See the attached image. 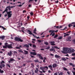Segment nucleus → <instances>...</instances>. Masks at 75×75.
<instances>
[{"label":"nucleus","instance_id":"1","mask_svg":"<svg viewBox=\"0 0 75 75\" xmlns=\"http://www.w3.org/2000/svg\"><path fill=\"white\" fill-rule=\"evenodd\" d=\"M30 54L31 55H37L38 57H39V58L40 59L42 60L43 59V57L41 56V54H37V53L35 52H30Z\"/></svg>","mask_w":75,"mask_h":75},{"label":"nucleus","instance_id":"2","mask_svg":"<svg viewBox=\"0 0 75 75\" xmlns=\"http://www.w3.org/2000/svg\"><path fill=\"white\" fill-rule=\"evenodd\" d=\"M71 49L68 48H63V51H62V53L66 54V53H70Z\"/></svg>","mask_w":75,"mask_h":75},{"label":"nucleus","instance_id":"3","mask_svg":"<svg viewBox=\"0 0 75 75\" xmlns=\"http://www.w3.org/2000/svg\"><path fill=\"white\" fill-rule=\"evenodd\" d=\"M58 30H57L56 31L53 30H50L49 31V33H51L50 34V35H52V37H54L55 34V33H57L58 32Z\"/></svg>","mask_w":75,"mask_h":75},{"label":"nucleus","instance_id":"4","mask_svg":"<svg viewBox=\"0 0 75 75\" xmlns=\"http://www.w3.org/2000/svg\"><path fill=\"white\" fill-rule=\"evenodd\" d=\"M15 40L16 41H20V42H23V40H21V39L20 38L16 37L15 38Z\"/></svg>","mask_w":75,"mask_h":75},{"label":"nucleus","instance_id":"5","mask_svg":"<svg viewBox=\"0 0 75 75\" xmlns=\"http://www.w3.org/2000/svg\"><path fill=\"white\" fill-rule=\"evenodd\" d=\"M12 11H9V12H7L6 13V14H7L8 16V18L6 19V20H8L9 18H10L11 17V16H12Z\"/></svg>","mask_w":75,"mask_h":75},{"label":"nucleus","instance_id":"6","mask_svg":"<svg viewBox=\"0 0 75 75\" xmlns=\"http://www.w3.org/2000/svg\"><path fill=\"white\" fill-rule=\"evenodd\" d=\"M46 68L47 69H48V67L47 66L44 67H40V69H41V70H44L45 69V68Z\"/></svg>","mask_w":75,"mask_h":75},{"label":"nucleus","instance_id":"7","mask_svg":"<svg viewBox=\"0 0 75 75\" xmlns=\"http://www.w3.org/2000/svg\"><path fill=\"white\" fill-rule=\"evenodd\" d=\"M12 54H13V53L11 50H10L9 52L8 53V56H11Z\"/></svg>","mask_w":75,"mask_h":75},{"label":"nucleus","instance_id":"8","mask_svg":"<svg viewBox=\"0 0 75 75\" xmlns=\"http://www.w3.org/2000/svg\"><path fill=\"white\" fill-rule=\"evenodd\" d=\"M3 68L5 67V64L2 63V64H1V65H0V68H1V69H2V68H3Z\"/></svg>","mask_w":75,"mask_h":75},{"label":"nucleus","instance_id":"9","mask_svg":"<svg viewBox=\"0 0 75 75\" xmlns=\"http://www.w3.org/2000/svg\"><path fill=\"white\" fill-rule=\"evenodd\" d=\"M52 67L53 68H55L57 67V64H56L55 63H54L52 65Z\"/></svg>","mask_w":75,"mask_h":75},{"label":"nucleus","instance_id":"10","mask_svg":"<svg viewBox=\"0 0 75 75\" xmlns=\"http://www.w3.org/2000/svg\"><path fill=\"white\" fill-rule=\"evenodd\" d=\"M50 43L51 44V45H55V44H54V43H55V42L54 41H51Z\"/></svg>","mask_w":75,"mask_h":75},{"label":"nucleus","instance_id":"11","mask_svg":"<svg viewBox=\"0 0 75 75\" xmlns=\"http://www.w3.org/2000/svg\"><path fill=\"white\" fill-rule=\"evenodd\" d=\"M48 67L50 68V69L51 70V71H53V69H52V65H49Z\"/></svg>","mask_w":75,"mask_h":75},{"label":"nucleus","instance_id":"12","mask_svg":"<svg viewBox=\"0 0 75 75\" xmlns=\"http://www.w3.org/2000/svg\"><path fill=\"white\" fill-rule=\"evenodd\" d=\"M12 44H10L9 45H8L7 48H13V47H12Z\"/></svg>","mask_w":75,"mask_h":75},{"label":"nucleus","instance_id":"13","mask_svg":"<svg viewBox=\"0 0 75 75\" xmlns=\"http://www.w3.org/2000/svg\"><path fill=\"white\" fill-rule=\"evenodd\" d=\"M13 61H15V60L12 59H10V60L8 62V63H11V62H13Z\"/></svg>","mask_w":75,"mask_h":75},{"label":"nucleus","instance_id":"14","mask_svg":"<svg viewBox=\"0 0 75 75\" xmlns=\"http://www.w3.org/2000/svg\"><path fill=\"white\" fill-rule=\"evenodd\" d=\"M71 37H69L67 39V41H71Z\"/></svg>","mask_w":75,"mask_h":75},{"label":"nucleus","instance_id":"15","mask_svg":"<svg viewBox=\"0 0 75 75\" xmlns=\"http://www.w3.org/2000/svg\"><path fill=\"white\" fill-rule=\"evenodd\" d=\"M27 32H28L29 33V34L30 35H33V34L32 33L31 31H30V30H27Z\"/></svg>","mask_w":75,"mask_h":75},{"label":"nucleus","instance_id":"16","mask_svg":"<svg viewBox=\"0 0 75 75\" xmlns=\"http://www.w3.org/2000/svg\"><path fill=\"white\" fill-rule=\"evenodd\" d=\"M58 75H63V72H62L59 71L58 72Z\"/></svg>","mask_w":75,"mask_h":75},{"label":"nucleus","instance_id":"17","mask_svg":"<svg viewBox=\"0 0 75 75\" xmlns=\"http://www.w3.org/2000/svg\"><path fill=\"white\" fill-rule=\"evenodd\" d=\"M75 52V50L74 49H71L70 53H72V52Z\"/></svg>","mask_w":75,"mask_h":75},{"label":"nucleus","instance_id":"18","mask_svg":"<svg viewBox=\"0 0 75 75\" xmlns=\"http://www.w3.org/2000/svg\"><path fill=\"white\" fill-rule=\"evenodd\" d=\"M4 38H5V36H0V39H1V40H4Z\"/></svg>","mask_w":75,"mask_h":75},{"label":"nucleus","instance_id":"19","mask_svg":"<svg viewBox=\"0 0 75 75\" xmlns=\"http://www.w3.org/2000/svg\"><path fill=\"white\" fill-rule=\"evenodd\" d=\"M23 47H26V48H29V45L26 44L25 45H23Z\"/></svg>","mask_w":75,"mask_h":75},{"label":"nucleus","instance_id":"20","mask_svg":"<svg viewBox=\"0 0 75 75\" xmlns=\"http://www.w3.org/2000/svg\"><path fill=\"white\" fill-rule=\"evenodd\" d=\"M36 31H37V29L36 28H35L33 30V33H34V34H37V33H36Z\"/></svg>","mask_w":75,"mask_h":75},{"label":"nucleus","instance_id":"21","mask_svg":"<svg viewBox=\"0 0 75 75\" xmlns=\"http://www.w3.org/2000/svg\"><path fill=\"white\" fill-rule=\"evenodd\" d=\"M24 52H25V53H24V54L25 55H27V54H28V51L25 50H24Z\"/></svg>","mask_w":75,"mask_h":75},{"label":"nucleus","instance_id":"22","mask_svg":"<svg viewBox=\"0 0 75 75\" xmlns=\"http://www.w3.org/2000/svg\"><path fill=\"white\" fill-rule=\"evenodd\" d=\"M6 8H8V9L9 10V11H10V10H11V6H8L6 7Z\"/></svg>","mask_w":75,"mask_h":75},{"label":"nucleus","instance_id":"23","mask_svg":"<svg viewBox=\"0 0 75 75\" xmlns=\"http://www.w3.org/2000/svg\"><path fill=\"white\" fill-rule=\"evenodd\" d=\"M63 69L64 71H68V69H67L65 67L63 68Z\"/></svg>","mask_w":75,"mask_h":75},{"label":"nucleus","instance_id":"24","mask_svg":"<svg viewBox=\"0 0 75 75\" xmlns=\"http://www.w3.org/2000/svg\"><path fill=\"white\" fill-rule=\"evenodd\" d=\"M0 73H1V74H3V73H4V71L1 70V69H0Z\"/></svg>","mask_w":75,"mask_h":75},{"label":"nucleus","instance_id":"25","mask_svg":"<svg viewBox=\"0 0 75 75\" xmlns=\"http://www.w3.org/2000/svg\"><path fill=\"white\" fill-rule=\"evenodd\" d=\"M55 58H60V56L58 55H57V54H56L55 55Z\"/></svg>","mask_w":75,"mask_h":75},{"label":"nucleus","instance_id":"26","mask_svg":"<svg viewBox=\"0 0 75 75\" xmlns=\"http://www.w3.org/2000/svg\"><path fill=\"white\" fill-rule=\"evenodd\" d=\"M62 61H64V62H65V61H66V60H67L64 57L62 58Z\"/></svg>","mask_w":75,"mask_h":75},{"label":"nucleus","instance_id":"27","mask_svg":"<svg viewBox=\"0 0 75 75\" xmlns=\"http://www.w3.org/2000/svg\"><path fill=\"white\" fill-rule=\"evenodd\" d=\"M58 35H55V36H54L53 38H57V37H58Z\"/></svg>","mask_w":75,"mask_h":75},{"label":"nucleus","instance_id":"28","mask_svg":"<svg viewBox=\"0 0 75 75\" xmlns=\"http://www.w3.org/2000/svg\"><path fill=\"white\" fill-rule=\"evenodd\" d=\"M34 61L35 62H39V60L38 59H35L34 60Z\"/></svg>","mask_w":75,"mask_h":75},{"label":"nucleus","instance_id":"29","mask_svg":"<svg viewBox=\"0 0 75 75\" xmlns=\"http://www.w3.org/2000/svg\"><path fill=\"white\" fill-rule=\"evenodd\" d=\"M5 12H6V13L8 12V9H7V8H6L5 9L4 11Z\"/></svg>","mask_w":75,"mask_h":75},{"label":"nucleus","instance_id":"30","mask_svg":"<svg viewBox=\"0 0 75 75\" xmlns=\"http://www.w3.org/2000/svg\"><path fill=\"white\" fill-rule=\"evenodd\" d=\"M17 52L16 51H13V54L14 55H16L17 54Z\"/></svg>","mask_w":75,"mask_h":75},{"label":"nucleus","instance_id":"31","mask_svg":"<svg viewBox=\"0 0 75 75\" xmlns=\"http://www.w3.org/2000/svg\"><path fill=\"white\" fill-rule=\"evenodd\" d=\"M44 44H45L46 45H48V43L47 42H44Z\"/></svg>","mask_w":75,"mask_h":75},{"label":"nucleus","instance_id":"32","mask_svg":"<svg viewBox=\"0 0 75 75\" xmlns=\"http://www.w3.org/2000/svg\"><path fill=\"white\" fill-rule=\"evenodd\" d=\"M54 50V48H52L51 49H50V51H53Z\"/></svg>","mask_w":75,"mask_h":75},{"label":"nucleus","instance_id":"33","mask_svg":"<svg viewBox=\"0 0 75 75\" xmlns=\"http://www.w3.org/2000/svg\"><path fill=\"white\" fill-rule=\"evenodd\" d=\"M4 63H5V62H4V61L3 60H2L1 62H0V63L1 64H2L3 63L4 64Z\"/></svg>","mask_w":75,"mask_h":75},{"label":"nucleus","instance_id":"34","mask_svg":"<svg viewBox=\"0 0 75 75\" xmlns=\"http://www.w3.org/2000/svg\"><path fill=\"white\" fill-rule=\"evenodd\" d=\"M62 38V36H60L59 37V38L58 39V40H61Z\"/></svg>","mask_w":75,"mask_h":75},{"label":"nucleus","instance_id":"35","mask_svg":"<svg viewBox=\"0 0 75 75\" xmlns=\"http://www.w3.org/2000/svg\"><path fill=\"white\" fill-rule=\"evenodd\" d=\"M71 26H73V25H72V24H69L68 25L69 27V28H71Z\"/></svg>","mask_w":75,"mask_h":75},{"label":"nucleus","instance_id":"36","mask_svg":"<svg viewBox=\"0 0 75 75\" xmlns=\"http://www.w3.org/2000/svg\"><path fill=\"white\" fill-rule=\"evenodd\" d=\"M3 48H7V46H3Z\"/></svg>","mask_w":75,"mask_h":75},{"label":"nucleus","instance_id":"37","mask_svg":"<svg viewBox=\"0 0 75 75\" xmlns=\"http://www.w3.org/2000/svg\"><path fill=\"white\" fill-rule=\"evenodd\" d=\"M50 48V46H48L47 48H45V50H49Z\"/></svg>","mask_w":75,"mask_h":75},{"label":"nucleus","instance_id":"38","mask_svg":"<svg viewBox=\"0 0 75 75\" xmlns=\"http://www.w3.org/2000/svg\"><path fill=\"white\" fill-rule=\"evenodd\" d=\"M18 51L20 52H22V53H23V51H22L21 50H18Z\"/></svg>","mask_w":75,"mask_h":75},{"label":"nucleus","instance_id":"39","mask_svg":"<svg viewBox=\"0 0 75 75\" xmlns=\"http://www.w3.org/2000/svg\"><path fill=\"white\" fill-rule=\"evenodd\" d=\"M1 27H2V28H3V30H5V28L4 27H3V26H0V28H1Z\"/></svg>","mask_w":75,"mask_h":75},{"label":"nucleus","instance_id":"40","mask_svg":"<svg viewBox=\"0 0 75 75\" xmlns=\"http://www.w3.org/2000/svg\"><path fill=\"white\" fill-rule=\"evenodd\" d=\"M66 29H67V27H65L63 29H61V30H66Z\"/></svg>","mask_w":75,"mask_h":75},{"label":"nucleus","instance_id":"41","mask_svg":"<svg viewBox=\"0 0 75 75\" xmlns=\"http://www.w3.org/2000/svg\"><path fill=\"white\" fill-rule=\"evenodd\" d=\"M54 48H56V49H59V48L57 46H54Z\"/></svg>","mask_w":75,"mask_h":75},{"label":"nucleus","instance_id":"42","mask_svg":"<svg viewBox=\"0 0 75 75\" xmlns=\"http://www.w3.org/2000/svg\"><path fill=\"white\" fill-rule=\"evenodd\" d=\"M7 66H8V67L9 68H10V67H11V66H10V65L9 64H7Z\"/></svg>","mask_w":75,"mask_h":75},{"label":"nucleus","instance_id":"43","mask_svg":"<svg viewBox=\"0 0 75 75\" xmlns=\"http://www.w3.org/2000/svg\"><path fill=\"white\" fill-rule=\"evenodd\" d=\"M8 43L7 42L5 43V45L6 46H8Z\"/></svg>","mask_w":75,"mask_h":75},{"label":"nucleus","instance_id":"44","mask_svg":"<svg viewBox=\"0 0 75 75\" xmlns=\"http://www.w3.org/2000/svg\"><path fill=\"white\" fill-rule=\"evenodd\" d=\"M71 55H72V56H75V53H72Z\"/></svg>","mask_w":75,"mask_h":75},{"label":"nucleus","instance_id":"45","mask_svg":"<svg viewBox=\"0 0 75 75\" xmlns=\"http://www.w3.org/2000/svg\"><path fill=\"white\" fill-rule=\"evenodd\" d=\"M33 48H36V45H33Z\"/></svg>","mask_w":75,"mask_h":75},{"label":"nucleus","instance_id":"46","mask_svg":"<svg viewBox=\"0 0 75 75\" xmlns=\"http://www.w3.org/2000/svg\"><path fill=\"white\" fill-rule=\"evenodd\" d=\"M59 2V1H58V0H57L56 1H55L54 2L55 3H58Z\"/></svg>","mask_w":75,"mask_h":75},{"label":"nucleus","instance_id":"47","mask_svg":"<svg viewBox=\"0 0 75 75\" xmlns=\"http://www.w3.org/2000/svg\"><path fill=\"white\" fill-rule=\"evenodd\" d=\"M54 75H58V73L57 72H56L54 73Z\"/></svg>","mask_w":75,"mask_h":75},{"label":"nucleus","instance_id":"48","mask_svg":"<svg viewBox=\"0 0 75 75\" xmlns=\"http://www.w3.org/2000/svg\"><path fill=\"white\" fill-rule=\"evenodd\" d=\"M67 73L68 74V75H70V72H69V71H67Z\"/></svg>","mask_w":75,"mask_h":75},{"label":"nucleus","instance_id":"49","mask_svg":"<svg viewBox=\"0 0 75 75\" xmlns=\"http://www.w3.org/2000/svg\"><path fill=\"white\" fill-rule=\"evenodd\" d=\"M69 65H71V66H72L73 65V63H69Z\"/></svg>","mask_w":75,"mask_h":75},{"label":"nucleus","instance_id":"50","mask_svg":"<svg viewBox=\"0 0 75 75\" xmlns=\"http://www.w3.org/2000/svg\"><path fill=\"white\" fill-rule=\"evenodd\" d=\"M16 49H18L19 50H20V48L19 47H16Z\"/></svg>","mask_w":75,"mask_h":75},{"label":"nucleus","instance_id":"51","mask_svg":"<svg viewBox=\"0 0 75 75\" xmlns=\"http://www.w3.org/2000/svg\"><path fill=\"white\" fill-rule=\"evenodd\" d=\"M35 73L37 74V73H38V71H37V70H35Z\"/></svg>","mask_w":75,"mask_h":75},{"label":"nucleus","instance_id":"52","mask_svg":"<svg viewBox=\"0 0 75 75\" xmlns=\"http://www.w3.org/2000/svg\"><path fill=\"white\" fill-rule=\"evenodd\" d=\"M23 6V5L20 4L19 5H18L17 6H18V7H21V6Z\"/></svg>","mask_w":75,"mask_h":75},{"label":"nucleus","instance_id":"53","mask_svg":"<svg viewBox=\"0 0 75 75\" xmlns=\"http://www.w3.org/2000/svg\"><path fill=\"white\" fill-rule=\"evenodd\" d=\"M38 42H41V41L40 40H38Z\"/></svg>","mask_w":75,"mask_h":75},{"label":"nucleus","instance_id":"54","mask_svg":"<svg viewBox=\"0 0 75 75\" xmlns=\"http://www.w3.org/2000/svg\"><path fill=\"white\" fill-rule=\"evenodd\" d=\"M26 12H27V11H26L25 10H23V13H26Z\"/></svg>","mask_w":75,"mask_h":75},{"label":"nucleus","instance_id":"55","mask_svg":"<svg viewBox=\"0 0 75 75\" xmlns=\"http://www.w3.org/2000/svg\"><path fill=\"white\" fill-rule=\"evenodd\" d=\"M32 35L34 37H37V36H36L35 35L33 34Z\"/></svg>","mask_w":75,"mask_h":75},{"label":"nucleus","instance_id":"56","mask_svg":"<svg viewBox=\"0 0 75 75\" xmlns=\"http://www.w3.org/2000/svg\"><path fill=\"white\" fill-rule=\"evenodd\" d=\"M33 71L32 72V75H34L35 74L34 73V72Z\"/></svg>","mask_w":75,"mask_h":75},{"label":"nucleus","instance_id":"57","mask_svg":"<svg viewBox=\"0 0 75 75\" xmlns=\"http://www.w3.org/2000/svg\"><path fill=\"white\" fill-rule=\"evenodd\" d=\"M30 15H31V16L33 15V12L30 13Z\"/></svg>","mask_w":75,"mask_h":75},{"label":"nucleus","instance_id":"58","mask_svg":"<svg viewBox=\"0 0 75 75\" xmlns=\"http://www.w3.org/2000/svg\"><path fill=\"white\" fill-rule=\"evenodd\" d=\"M30 57H31L32 58H35V56H33L31 55Z\"/></svg>","mask_w":75,"mask_h":75},{"label":"nucleus","instance_id":"59","mask_svg":"<svg viewBox=\"0 0 75 75\" xmlns=\"http://www.w3.org/2000/svg\"><path fill=\"white\" fill-rule=\"evenodd\" d=\"M71 59H73V60H75V57H74L71 58Z\"/></svg>","mask_w":75,"mask_h":75},{"label":"nucleus","instance_id":"60","mask_svg":"<svg viewBox=\"0 0 75 75\" xmlns=\"http://www.w3.org/2000/svg\"><path fill=\"white\" fill-rule=\"evenodd\" d=\"M39 72H40V74H43L42 73V71H39Z\"/></svg>","mask_w":75,"mask_h":75},{"label":"nucleus","instance_id":"61","mask_svg":"<svg viewBox=\"0 0 75 75\" xmlns=\"http://www.w3.org/2000/svg\"><path fill=\"white\" fill-rule=\"evenodd\" d=\"M13 7H15V6H11V8H13Z\"/></svg>","mask_w":75,"mask_h":75},{"label":"nucleus","instance_id":"62","mask_svg":"<svg viewBox=\"0 0 75 75\" xmlns=\"http://www.w3.org/2000/svg\"><path fill=\"white\" fill-rule=\"evenodd\" d=\"M71 24H75V22H72L71 23Z\"/></svg>","mask_w":75,"mask_h":75},{"label":"nucleus","instance_id":"63","mask_svg":"<svg viewBox=\"0 0 75 75\" xmlns=\"http://www.w3.org/2000/svg\"><path fill=\"white\" fill-rule=\"evenodd\" d=\"M33 1V0H29V3H30V2H31V1Z\"/></svg>","mask_w":75,"mask_h":75},{"label":"nucleus","instance_id":"64","mask_svg":"<svg viewBox=\"0 0 75 75\" xmlns=\"http://www.w3.org/2000/svg\"><path fill=\"white\" fill-rule=\"evenodd\" d=\"M73 75H75V71L73 72Z\"/></svg>","mask_w":75,"mask_h":75}]
</instances>
